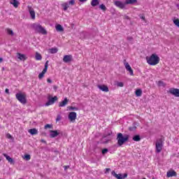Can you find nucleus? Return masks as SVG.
<instances>
[{"mask_svg": "<svg viewBox=\"0 0 179 179\" xmlns=\"http://www.w3.org/2000/svg\"><path fill=\"white\" fill-rule=\"evenodd\" d=\"M15 97L20 103L22 104H26L27 103V100L26 99V94H22V93H17L15 94Z\"/></svg>", "mask_w": 179, "mask_h": 179, "instance_id": "20e7f679", "label": "nucleus"}, {"mask_svg": "<svg viewBox=\"0 0 179 179\" xmlns=\"http://www.w3.org/2000/svg\"><path fill=\"white\" fill-rule=\"evenodd\" d=\"M56 30L57 31H64V27H62V25L61 24H57L56 26Z\"/></svg>", "mask_w": 179, "mask_h": 179, "instance_id": "a878e982", "label": "nucleus"}, {"mask_svg": "<svg viewBox=\"0 0 179 179\" xmlns=\"http://www.w3.org/2000/svg\"><path fill=\"white\" fill-rule=\"evenodd\" d=\"M2 62H3V59L0 57V64H2Z\"/></svg>", "mask_w": 179, "mask_h": 179, "instance_id": "09e8293b", "label": "nucleus"}, {"mask_svg": "<svg viewBox=\"0 0 179 179\" xmlns=\"http://www.w3.org/2000/svg\"><path fill=\"white\" fill-rule=\"evenodd\" d=\"M10 3L14 6V8H17L19 6V1L17 0H11Z\"/></svg>", "mask_w": 179, "mask_h": 179, "instance_id": "4be33fe9", "label": "nucleus"}, {"mask_svg": "<svg viewBox=\"0 0 179 179\" xmlns=\"http://www.w3.org/2000/svg\"><path fill=\"white\" fill-rule=\"evenodd\" d=\"M146 61L148 65L155 66V65H157L160 62V57L156 54H152L151 56L146 57Z\"/></svg>", "mask_w": 179, "mask_h": 179, "instance_id": "f257e3e1", "label": "nucleus"}, {"mask_svg": "<svg viewBox=\"0 0 179 179\" xmlns=\"http://www.w3.org/2000/svg\"><path fill=\"white\" fill-rule=\"evenodd\" d=\"M68 108L70 111H78V110H79V108L73 106H69Z\"/></svg>", "mask_w": 179, "mask_h": 179, "instance_id": "7c9ffc66", "label": "nucleus"}, {"mask_svg": "<svg viewBox=\"0 0 179 179\" xmlns=\"http://www.w3.org/2000/svg\"><path fill=\"white\" fill-rule=\"evenodd\" d=\"M33 29L36 31V33H39L40 34L45 35L47 34V30L41 26V24L34 23L32 24Z\"/></svg>", "mask_w": 179, "mask_h": 179, "instance_id": "7ed1b4c3", "label": "nucleus"}, {"mask_svg": "<svg viewBox=\"0 0 179 179\" xmlns=\"http://www.w3.org/2000/svg\"><path fill=\"white\" fill-rule=\"evenodd\" d=\"M6 138H8V139H12V136L9 134H6Z\"/></svg>", "mask_w": 179, "mask_h": 179, "instance_id": "c03bdc74", "label": "nucleus"}, {"mask_svg": "<svg viewBox=\"0 0 179 179\" xmlns=\"http://www.w3.org/2000/svg\"><path fill=\"white\" fill-rule=\"evenodd\" d=\"M108 152V149L104 148L103 150H102V155H106V153H107Z\"/></svg>", "mask_w": 179, "mask_h": 179, "instance_id": "58836bf2", "label": "nucleus"}, {"mask_svg": "<svg viewBox=\"0 0 179 179\" xmlns=\"http://www.w3.org/2000/svg\"><path fill=\"white\" fill-rule=\"evenodd\" d=\"M61 115H58L57 118H56V122H58V121H61Z\"/></svg>", "mask_w": 179, "mask_h": 179, "instance_id": "ea45409f", "label": "nucleus"}, {"mask_svg": "<svg viewBox=\"0 0 179 179\" xmlns=\"http://www.w3.org/2000/svg\"><path fill=\"white\" fill-rule=\"evenodd\" d=\"M67 3H69V5H71V6H73V5H75V0H70Z\"/></svg>", "mask_w": 179, "mask_h": 179, "instance_id": "c9c22d12", "label": "nucleus"}, {"mask_svg": "<svg viewBox=\"0 0 179 179\" xmlns=\"http://www.w3.org/2000/svg\"><path fill=\"white\" fill-rule=\"evenodd\" d=\"M124 66L126 70L129 73V75H131V76H134V70H132V68L129 65V63L124 62Z\"/></svg>", "mask_w": 179, "mask_h": 179, "instance_id": "9b49d317", "label": "nucleus"}, {"mask_svg": "<svg viewBox=\"0 0 179 179\" xmlns=\"http://www.w3.org/2000/svg\"><path fill=\"white\" fill-rule=\"evenodd\" d=\"M50 54H57L58 52V49L57 48H52L49 50Z\"/></svg>", "mask_w": 179, "mask_h": 179, "instance_id": "bb28decb", "label": "nucleus"}, {"mask_svg": "<svg viewBox=\"0 0 179 179\" xmlns=\"http://www.w3.org/2000/svg\"><path fill=\"white\" fill-rule=\"evenodd\" d=\"M114 5H115V6H117V8H120V9H124L125 8V5L127 4L121 1H115L114 2Z\"/></svg>", "mask_w": 179, "mask_h": 179, "instance_id": "9d476101", "label": "nucleus"}, {"mask_svg": "<svg viewBox=\"0 0 179 179\" xmlns=\"http://www.w3.org/2000/svg\"><path fill=\"white\" fill-rule=\"evenodd\" d=\"M126 19H129V17H128V16H126Z\"/></svg>", "mask_w": 179, "mask_h": 179, "instance_id": "5fc2aeb1", "label": "nucleus"}, {"mask_svg": "<svg viewBox=\"0 0 179 179\" xmlns=\"http://www.w3.org/2000/svg\"><path fill=\"white\" fill-rule=\"evenodd\" d=\"M6 31L8 33V34H9L10 36H13V31L10 29H7Z\"/></svg>", "mask_w": 179, "mask_h": 179, "instance_id": "473e14b6", "label": "nucleus"}, {"mask_svg": "<svg viewBox=\"0 0 179 179\" xmlns=\"http://www.w3.org/2000/svg\"><path fill=\"white\" fill-rule=\"evenodd\" d=\"M47 73V70H43L41 73H39L38 75V79H43L44 78V75Z\"/></svg>", "mask_w": 179, "mask_h": 179, "instance_id": "393cba45", "label": "nucleus"}, {"mask_svg": "<svg viewBox=\"0 0 179 179\" xmlns=\"http://www.w3.org/2000/svg\"><path fill=\"white\" fill-rule=\"evenodd\" d=\"M169 93L175 96V97H179V89L171 88L169 90Z\"/></svg>", "mask_w": 179, "mask_h": 179, "instance_id": "f8f14e48", "label": "nucleus"}, {"mask_svg": "<svg viewBox=\"0 0 179 179\" xmlns=\"http://www.w3.org/2000/svg\"><path fill=\"white\" fill-rule=\"evenodd\" d=\"M177 176V172L175 171H169L166 173V177H176Z\"/></svg>", "mask_w": 179, "mask_h": 179, "instance_id": "f3484780", "label": "nucleus"}, {"mask_svg": "<svg viewBox=\"0 0 179 179\" xmlns=\"http://www.w3.org/2000/svg\"><path fill=\"white\" fill-rule=\"evenodd\" d=\"M158 85L159 86H164V83H163V81H159L158 82Z\"/></svg>", "mask_w": 179, "mask_h": 179, "instance_id": "79ce46f5", "label": "nucleus"}, {"mask_svg": "<svg viewBox=\"0 0 179 179\" xmlns=\"http://www.w3.org/2000/svg\"><path fill=\"white\" fill-rule=\"evenodd\" d=\"M127 38H128V40H130V41L132 40V38H131V37H128Z\"/></svg>", "mask_w": 179, "mask_h": 179, "instance_id": "864d4df0", "label": "nucleus"}, {"mask_svg": "<svg viewBox=\"0 0 179 179\" xmlns=\"http://www.w3.org/2000/svg\"><path fill=\"white\" fill-rule=\"evenodd\" d=\"M66 169H69V166H64V170H66Z\"/></svg>", "mask_w": 179, "mask_h": 179, "instance_id": "603ef678", "label": "nucleus"}, {"mask_svg": "<svg viewBox=\"0 0 179 179\" xmlns=\"http://www.w3.org/2000/svg\"><path fill=\"white\" fill-rule=\"evenodd\" d=\"M5 92L7 94H9V89L6 88Z\"/></svg>", "mask_w": 179, "mask_h": 179, "instance_id": "49530a36", "label": "nucleus"}, {"mask_svg": "<svg viewBox=\"0 0 179 179\" xmlns=\"http://www.w3.org/2000/svg\"><path fill=\"white\" fill-rule=\"evenodd\" d=\"M48 128H52V126L51 124L45 125V129H48Z\"/></svg>", "mask_w": 179, "mask_h": 179, "instance_id": "a19ab883", "label": "nucleus"}, {"mask_svg": "<svg viewBox=\"0 0 179 179\" xmlns=\"http://www.w3.org/2000/svg\"><path fill=\"white\" fill-rule=\"evenodd\" d=\"M112 176H113V177H115V178H117V179H124V178H127V177H128V174H127V173H124V174L119 173V174H117L115 173V171H113L112 172Z\"/></svg>", "mask_w": 179, "mask_h": 179, "instance_id": "0eeeda50", "label": "nucleus"}, {"mask_svg": "<svg viewBox=\"0 0 179 179\" xmlns=\"http://www.w3.org/2000/svg\"><path fill=\"white\" fill-rule=\"evenodd\" d=\"M116 139L117 141V145L119 146H122V145L125 142H128V139H129V136H128V135H124H124H122V134L118 133Z\"/></svg>", "mask_w": 179, "mask_h": 179, "instance_id": "f03ea898", "label": "nucleus"}, {"mask_svg": "<svg viewBox=\"0 0 179 179\" xmlns=\"http://www.w3.org/2000/svg\"><path fill=\"white\" fill-rule=\"evenodd\" d=\"M87 0H79V2H81L82 3H83L84 2H86Z\"/></svg>", "mask_w": 179, "mask_h": 179, "instance_id": "de8ad7c7", "label": "nucleus"}, {"mask_svg": "<svg viewBox=\"0 0 179 179\" xmlns=\"http://www.w3.org/2000/svg\"><path fill=\"white\" fill-rule=\"evenodd\" d=\"M152 179H155V178H152Z\"/></svg>", "mask_w": 179, "mask_h": 179, "instance_id": "6e6d98bb", "label": "nucleus"}, {"mask_svg": "<svg viewBox=\"0 0 179 179\" xmlns=\"http://www.w3.org/2000/svg\"><path fill=\"white\" fill-rule=\"evenodd\" d=\"M109 171H111V169H108V168H106L105 169V174H107V173H108Z\"/></svg>", "mask_w": 179, "mask_h": 179, "instance_id": "37998d69", "label": "nucleus"}, {"mask_svg": "<svg viewBox=\"0 0 179 179\" xmlns=\"http://www.w3.org/2000/svg\"><path fill=\"white\" fill-rule=\"evenodd\" d=\"M136 96H137V97H140V96H142V90H136Z\"/></svg>", "mask_w": 179, "mask_h": 179, "instance_id": "c756f323", "label": "nucleus"}, {"mask_svg": "<svg viewBox=\"0 0 179 179\" xmlns=\"http://www.w3.org/2000/svg\"><path fill=\"white\" fill-rule=\"evenodd\" d=\"M99 9H101V10H103V12H106L107 10V7L104 4H101L99 6Z\"/></svg>", "mask_w": 179, "mask_h": 179, "instance_id": "2f4dec72", "label": "nucleus"}, {"mask_svg": "<svg viewBox=\"0 0 179 179\" xmlns=\"http://www.w3.org/2000/svg\"><path fill=\"white\" fill-rule=\"evenodd\" d=\"M35 59H36V61H41L43 57H41V55H40V53L36 52L35 55Z\"/></svg>", "mask_w": 179, "mask_h": 179, "instance_id": "b1692460", "label": "nucleus"}, {"mask_svg": "<svg viewBox=\"0 0 179 179\" xmlns=\"http://www.w3.org/2000/svg\"><path fill=\"white\" fill-rule=\"evenodd\" d=\"M47 82H48V83H52V80H51V79L48 78V79L47 80Z\"/></svg>", "mask_w": 179, "mask_h": 179, "instance_id": "a18cd8bd", "label": "nucleus"}, {"mask_svg": "<svg viewBox=\"0 0 179 179\" xmlns=\"http://www.w3.org/2000/svg\"><path fill=\"white\" fill-rule=\"evenodd\" d=\"M117 86H118V87H124V83L119 82L117 83Z\"/></svg>", "mask_w": 179, "mask_h": 179, "instance_id": "4c0bfd02", "label": "nucleus"}, {"mask_svg": "<svg viewBox=\"0 0 179 179\" xmlns=\"http://www.w3.org/2000/svg\"><path fill=\"white\" fill-rule=\"evenodd\" d=\"M48 61H46V62L45 63V67H44V69H43V70H45V71H48Z\"/></svg>", "mask_w": 179, "mask_h": 179, "instance_id": "f704fd0d", "label": "nucleus"}, {"mask_svg": "<svg viewBox=\"0 0 179 179\" xmlns=\"http://www.w3.org/2000/svg\"><path fill=\"white\" fill-rule=\"evenodd\" d=\"M133 141L135 142H139L141 141V136L139 135H136L133 137Z\"/></svg>", "mask_w": 179, "mask_h": 179, "instance_id": "c85d7f7f", "label": "nucleus"}, {"mask_svg": "<svg viewBox=\"0 0 179 179\" xmlns=\"http://www.w3.org/2000/svg\"><path fill=\"white\" fill-rule=\"evenodd\" d=\"M17 58L21 61H26V59H27V57H26V55L22 53H17Z\"/></svg>", "mask_w": 179, "mask_h": 179, "instance_id": "6ab92c4d", "label": "nucleus"}, {"mask_svg": "<svg viewBox=\"0 0 179 179\" xmlns=\"http://www.w3.org/2000/svg\"><path fill=\"white\" fill-rule=\"evenodd\" d=\"M3 156L4 157H6V160H8V163H10V164H15V161L13 160V159L12 157H10L9 155L3 153Z\"/></svg>", "mask_w": 179, "mask_h": 179, "instance_id": "2eb2a0df", "label": "nucleus"}, {"mask_svg": "<svg viewBox=\"0 0 179 179\" xmlns=\"http://www.w3.org/2000/svg\"><path fill=\"white\" fill-rule=\"evenodd\" d=\"M99 4H100L99 0H92V1H91V6L93 7L97 6Z\"/></svg>", "mask_w": 179, "mask_h": 179, "instance_id": "5701e85b", "label": "nucleus"}, {"mask_svg": "<svg viewBox=\"0 0 179 179\" xmlns=\"http://www.w3.org/2000/svg\"><path fill=\"white\" fill-rule=\"evenodd\" d=\"M24 158L26 160H27V161H29V160H30V159H31V157H30V155H25L24 157Z\"/></svg>", "mask_w": 179, "mask_h": 179, "instance_id": "e433bc0d", "label": "nucleus"}, {"mask_svg": "<svg viewBox=\"0 0 179 179\" xmlns=\"http://www.w3.org/2000/svg\"><path fill=\"white\" fill-rule=\"evenodd\" d=\"M28 132L31 135H37V134H38V130H37V129H30L28 130Z\"/></svg>", "mask_w": 179, "mask_h": 179, "instance_id": "aec40b11", "label": "nucleus"}, {"mask_svg": "<svg viewBox=\"0 0 179 179\" xmlns=\"http://www.w3.org/2000/svg\"><path fill=\"white\" fill-rule=\"evenodd\" d=\"M98 88H99L100 90H101L102 92H108V87H107L106 85H98Z\"/></svg>", "mask_w": 179, "mask_h": 179, "instance_id": "a211bd4d", "label": "nucleus"}, {"mask_svg": "<svg viewBox=\"0 0 179 179\" xmlns=\"http://www.w3.org/2000/svg\"><path fill=\"white\" fill-rule=\"evenodd\" d=\"M155 146L157 153H160L162 149H163V141H162V139L157 140L155 143Z\"/></svg>", "mask_w": 179, "mask_h": 179, "instance_id": "423d86ee", "label": "nucleus"}, {"mask_svg": "<svg viewBox=\"0 0 179 179\" xmlns=\"http://www.w3.org/2000/svg\"><path fill=\"white\" fill-rule=\"evenodd\" d=\"M138 0H126L125 4L126 5H134V3H136Z\"/></svg>", "mask_w": 179, "mask_h": 179, "instance_id": "412c9836", "label": "nucleus"}, {"mask_svg": "<svg viewBox=\"0 0 179 179\" xmlns=\"http://www.w3.org/2000/svg\"><path fill=\"white\" fill-rule=\"evenodd\" d=\"M72 59H73L72 55H67L64 56L63 62H65V64H68L72 62Z\"/></svg>", "mask_w": 179, "mask_h": 179, "instance_id": "6e6552de", "label": "nucleus"}, {"mask_svg": "<svg viewBox=\"0 0 179 179\" xmlns=\"http://www.w3.org/2000/svg\"><path fill=\"white\" fill-rule=\"evenodd\" d=\"M77 114L76 112H71L69 113V120L71 122H75V120H76Z\"/></svg>", "mask_w": 179, "mask_h": 179, "instance_id": "1a4fd4ad", "label": "nucleus"}, {"mask_svg": "<svg viewBox=\"0 0 179 179\" xmlns=\"http://www.w3.org/2000/svg\"><path fill=\"white\" fill-rule=\"evenodd\" d=\"M28 10L29 12L30 16L31 19L34 20L36 19V12L34 11V9L30 6H27Z\"/></svg>", "mask_w": 179, "mask_h": 179, "instance_id": "ddd939ff", "label": "nucleus"}, {"mask_svg": "<svg viewBox=\"0 0 179 179\" xmlns=\"http://www.w3.org/2000/svg\"><path fill=\"white\" fill-rule=\"evenodd\" d=\"M59 135V132L57 130H50V138H57Z\"/></svg>", "mask_w": 179, "mask_h": 179, "instance_id": "4468645a", "label": "nucleus"}, {"mask_svg": "<svg viewBox=\"0 0 179 179\" xmlns=\"http://www.w3.org/2000/svg\"><path fill=\"white\" fill-rule=\"evenodd\" d=\"M64 10H68V8H69V3L68 2H66L62 4Z\"/></svg>", "mask_w": 179, "mask_h": 179, "instance_id": "cd10ccee", "label": "nucleus"}, {"mask_svg": "<svg viewBox=\"0 0 179 179\" xmlns=\"http://www.w3.org/2000/svg\"><path fill=\"white\" fill-rule=\"evenodd\" d=\"M69 102V99L68 98H65L63 101L59 103V107H65Z\"/></svg>", "mask_w": 179, "mask_h": 179, "instance_id": "dca6fc26", "label": "nucleus"}, {"mask_svg": "<svg viewBox=\"0 0 179 179\" xmlns=\"http://www.w3.org/2000/svg\"><path fill=\"white\" fill-rule=\"evenodd\" d=\"M48 100V101L45 104V107H48V106H52L55 101H58V96H55L54 97H51V95H49Z\"/></svg>", "mask_w": 179, "mask_h": 179, "instance_id": "39448f33", "label": "nucleus"}, {"mask_svg": "<svg viewBox=\"0 0 179 179\" xmlns=\"http://www.w3.org/2000/svg\"><path fill=\"white\" fill-rule=\"evenodd\" d=\"M41 142H42V143H46L45 140H43V139L41 140Z\"/></svg>", "mask_w": 179, "mask_h": 179, "instance_id": "8fccbe9b", "label": "nucleus"}, {"mask_svg": "<svg viewBox=\"0 0 179 179\" xmlns=\"http://www.w3.org/2000/svg\"><path fill=\"white\" fill-rule=\"evenodd\" d=\"M141 19H142V20H145V15H142V16L141 17Z\"/></svg>", "mask_w": 179, "mask_h": 179, "instance_id": "3c124183", "label": "nucleus"}, {"mask_svg": "<svg viewBox=\"0 0 179 179\" xmlns=\"http://www.w3.org/2000/svg\"><path fill=\"white\" fill-rule=\"evenodd\" d=\"M173 23L176 26H177V27H179V20L178 19L174 20Z\"/></svg>", "mask_w": 179, "mask_h": 179, "instance_id": "72a5a7b5", "label": "nucleus"}]
</instances>
